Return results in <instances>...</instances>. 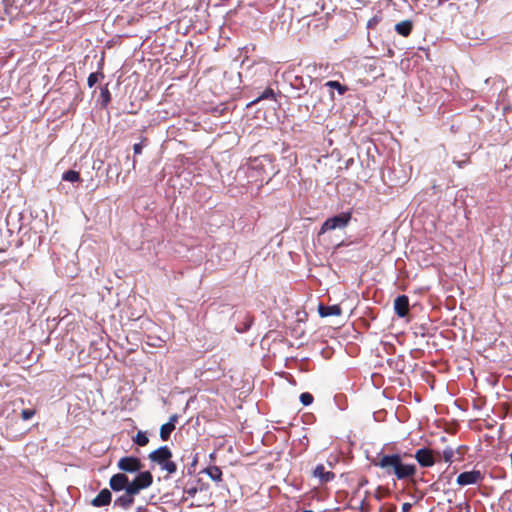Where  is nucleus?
Returning a JSON list of instances; mask_svg holds the SVG:
<instances>
[{
  "mask_svg": "<svg viewBox=\"0 0 512 512\" xmlns=\"http://www.w3.org/2000/svg\"><path fill=\"white\" fill-rule=\"evenodd\" d=\"M264 99H275V93H274L273 89L266 88L264 90V92L254 102H258V101L264 100Z\"/></svg>",
  "mask_w": 512,
  "mask_h": 512,
  "instance_id": "412c9836",
  "label": "nucleus"
},
{
  "mask_svg": "<svg viewBox=\"0 0 512 512\" xmlns=\"http://www.w3.org/2000/svg\"><path fill=\"white\" fill-rule=\"evenodd\" d=\"M374 466L380 467L388 475H395L398 480L408 479L415 475L416 465L404 463L400 454H378L372 460Z\"/></svg>",
  "mask_w": 512,
  "mask_h": 512,
  "instance_id": "f257e3e1",
  "label": "nucleus"
},
{
  "mask_svg": "<svg viewBox=\"0 0 512 512\" xmlns=\"http://www.w3.org/2000/svg\"><path fill=\"white\" fill-rule=\"evenodd\" d=\"M206 473L213 481H221L222 471L219 467L211 466L207 468Z\"/></svg>",
  "mask_w": 512,
  "mask_h": 512,
  "instance_id": "a211bd4d",
  "label": "nucleus"
},
{
  "mask_svg": "<svg viewBox=\"0 0 512 512\" xmlns=\"http://www.w3.org/2000/svg\"><path fill=\"white\" fill-rule=\"evenodd\" d=\"M177 421L178 415L173 414L170 416L169 421L161 426L160 437L163 441H167L170 438L171 433L176 427Z\"/></svg>",
  "mask_w": 512,
  "mask_h": 512,
  "instance_id": "6e6552de",
  "label": "nucleus"
},
{
  "mask_svg": "<svg viewBox=\"0 0 512 512\" xmlns=\"http://www.w3.org/2000/svg\"><path fill=\"white\" fill-rule=\"evenodd\" d=\"M427 333V330L424 328L423 325H419L418 327L414 328V334L417 336L420 334L421 336H425Z\"/></svg>",
  "mask_w": 512,
  "mask_h": 512,
  "instance_id": "393cba45",
  "label": "nucleus"
},
{
  "mask_svg": "<svg viewBox=\"0 0 512 512\" xmlns=\"http://www.w3.org/2000/svg\"><path fill=\"white\" fill-rule=\"evenodd\" d=\"M413 26L411 20H404L395 25V31L403 37H408L413 30Z\"/></svg>",
  "mask_w": 512,
  "mask_h": 512,
  "instance_id": "4468645a",
  "label": "nucleus"
},
{
  "mask_svg": "<svg viewBox=\"0 0 512 512\" xmlns=\"http://www.w3.org/2000/svg\"><path fill=\"white\" fill-rule=\"evenodd\" d=\"M483 478V474L479 470H472L459 474L456 482L460 486H467L480 483Z\"/></svg>",
  "mask_w": 512,
  "mask_h": 512,
  "instance_id": "423d86ee",
  "label": "nucleus"
},
{
  "mask_svg": "<svg viewBox=\"0 0 512 512\" xmlns=\"http://www.w3.org/2000/svg\"><path fill=\"white\" fill-rule=\"evenodd\" d=\"M325 86L331 89H336L340 95H344L348 91V87L338 81L330 80L325 83Z\"/></svg>",
  "mask_w": 512,
  "mask_h": 512,
  "instance_id": "dca6fc26",
  "label": "nucleus"
},
{
  "mask_svg": "<svg viewBox=\"0 0 512 512\" xmlns=\"http://www.w3.org/2000/svg\"><path fill=\"white\" fill-rule=\"evenodd\" d=\"M197 491H198L197 487L193 486V487H190V488H186L184 490V493L187 494L189 497H193V496H195Z\"/></svg>",
  "mask_w": 512,
  "mask_h": 512,
  "instance_id": "a878e982",
  "label": "nucleus"
},
{
  "mask_svg": "<svg viewBox=\"0 0 512 512\" xmlns=\"http://www.w3.org/2000/svg\"><path fill=\"white\" fill-rule=\"evenodd\" d=\"M437 455H440L439 451L421 448L416 451L414 457L422 467H431L435 464V456Z\"/></svg>",
  "mask_w": 512,
  "mask_h": 512,
  "instance_id": "39448f33",
  "label": "nucleus"
},
{
  "mask_svg": "<svg viewBox=\"0 0 512 512\" xmlns=\"http://www.w3.org/2000/svg\"><path fill=\"white\" fill-rule=\"evenodd\" d=\"M134 495L133 494H129L128 492L125 491V494L124 495H121L120 497H118L115 502H114V505L115 506H120L124 509H127L129 508L133 502H134Z\"/></svg>",
  "mask_w": 512,
  "mask_h": 512,
  "instance_id": "2eb2a0df",
  "label": "nucleus"
},
{
  "mask_svg": "<svg viewBox=\"0 0 512 512\" xmlns=\"http://www.w3.org/2000/svg\"><path fill=\"white\" fill-rule=\"evenodd\" d=\"M111 492L105 488L102 489L99 494L92 500L91 504L95 507H101L108 505L111 502Z\"/></svg>",
  "mask_w": 512,
  "mask_h": 512,
  "instance_id": "f8f14e48",
  "label": "nucleus"
},
{
  "mask_svg": "<svg viewBox=\"0 0 512 512\" xmlns=\"http://www.w3.org/2000/svg\"><path fill=\"white\" fill-rule=\"evenodd\" d=\"M148 458L151 462H154L161 466V468L167 471L169 474H173L177 471V465L171 460L172 452L168 446H161L158 449L152 451Z\"/></svg>",
  "mask_w": 512,
  "mask_h": 512,
  "instance_id": "f03ea898",
  "label": "nucleus"
},
{
  "mask_svg": "<svg viewBox=\"0 0 512 512\" xmlns=\"http://www.w3.org/2000/svg\"><path fill=\"white\" fill-rule=\"evenodd\" d=\"M352 217L351 212H342L331 218H328L321 226L320 234H324L327 231L334 230L336 228H344L348 225Z\"/></svg>",
  "mask_w": 512,
  "mask_h": 512,
  "instance_id": "20e7f679",
  "label": "nucleus"
},
{
  "mask_svg": "<svg viewBox=\"0 0 512 512\" xmlns=\"http://www.w3.org/2000/svg\"><path fill=\"white\" fill-rule=\"evenodd\" d=\"M62 179L69 182L81 181L80 173L75 170H68L63 173Z\"/></svg>",
  "mask_w": 512,
  "mask_h": 512,
  "instance_id": "6ab92c4d",
  "label": "nucleus"
},
{
  "mask_svg": "<svg viewBox=\"0 0 512 512\" xmlns=\"http://www.w3.org/2000/svg\"><path fill=\"white\" fill-rule=\"evenodd\" d=\"M109 485L114 491L126 490L128 477L123 473H117L110 478Z\"/></svg>",
  "mask_w": 512,
  "mask_h": 512,
  "instance_id": "1a4fd4ad",
  "label": "nucleus"
},
{
  "mask_svg": "<svg viewBox=\"0 0 512 512\" xmlns=\"http://www.w3.org/2000/svg\"><path fill=\"white\" fill-rule=\"evenodd\" d=\"M118 468L124 472L134 473L142 468L141 461L136 457H122L117 464Z\"/></svg>",
  "mask_w": 512,
  "mask_h": 512,
  "instance_id": "0eeeda50",
  "label": "nucleus"
},
{
  "mask_svg": "<svg viewBox=\"0 0 512 512\" xmlns=\"http://www.w3.org/2000/svg\"><path fill=\"white\" fill-rule=\"evenodd\" d=\"M455 450V455L457 454L458 457L456 458L457 460H461L463 454H464V447L463 446H459L457 449H454Z\"/></svg>",
  "mask_w": 512,
  "mask_h": 512,
  "instance_id": "cd10ccee",
  "label": "nucleus"
},
{
  "mask_svg": "<svg viewBox=\"0 0 512 512\" xmlns=\"http://www.w3.org/2000/svg\"><path fill=\"white\" fill-rule=\"evenodd\" d=\"M363 325L367 328H369V322H363Z\"/></svg>",
  "mask_w": 512,
  "mask_h": 512,
  "instance_id": "2f4dec72",
  "label": "nucleus"
},
{
  "mask_svg": "<svg viewBox=\"0 0 512 512\" xmlns=\"http://www.w3.org/2000/svg\"><path fill=\"white\" fill-rule=\"evenodd\" d=\"M300 401L304 406H308L313 402V396L308 392H304L300 395Z\"/></svg>",
  "mask_w": 512,
  "mask_h": 512,
  "instance_id": "5701e85b",
  "label": "nucleus"
},
{
  "mask_svg": "<svg viewBox=\"0 0 512 512\" xmlns=\"http://www.w3.org/2000/svg\"><path fill=\"white\" fill-rule=\"evenodd\" d=\"M394 309L399 317H405L409 311L408 297L406 295L398 296L394 301Z\"/></svg>",
  "mask_w": 512,
  "mask_h": 512,
  "instance_id": "9d476101",
  "label": "nucleus"
},
{
  "mask_svg": "<svg viewBox=\"0 0 512 512\" xmlns=\"http://www.w3.org/2000/svg\"><path fill=\"white\" fill-rule=\"evenodd\" d=\"M134 443L139 446H146L149 443V438L145 432L138 431L136 436L133 438Z\"/></svg>",
  "mask_w": 512,
  "mask_h": 512,
  "instance_id": "aec40b11",
  "label": "nucleus"
},
{
  "mask_svg": "<svg viewBox=\"0 0 512 512\" xmlns=\"http://www.w3.org/2000/svg\"><path fill=\"white\" fill-rule=\"evenodd\" d=\"M313 475L320 479L322 483H327L334 478V473L326 471L323 465H317L313 471Z\"/></svg>",
  "mask_w": 512,
  "mask_h": 512,
  "instance_id": "ddd939ff",
  "label": "nucleus"
},
{
  "mask_svg": "<svg viewBox=\"0 0 512 512\" xmlns=\"http://www.w3.org/2000/svg\"><path fill=\"white\" fill-rule=\"evenodd\" d=\"M35 414V411L34 410H30V409H24L22 410L21 412V417L23 420H29L31 419Z\"/></svg>",
  "mask_w": 512,
  "mask_h": 512,
  "instance_id": "b1692460",
  "label": "nucleus"
},
{
  "mask_svg": "<svg viewBox=\"0 0 512 512\" xmlns=\"http://www.w3.org/2000/svg\"><path fill=\"white\" fill-rule=\"evenodd\" d=\"M437 456L442 457L446 463H452L454 460H457L455 458V450L452 447L445 448L443 452H440V455Z\"/></svg>",
  "mask_w": 512,
  "mask_h": 512,
  "instance_id": "f3484780",
  "label": "nucleus"
},
{
  "mask_svg": "<svg viewBox=\"0 0 512 512\" xmlns=\"http://www.w3.org/2000/svg\"><path fill=\"white\" fill-rule=\"evenodd\" d=\"M152 483L153 477L149 471L140 472L133 481H128L126 492L137 495L142 489L149 487Z\"/></svg>",
  "mask_w": 512,
  "mask_h": 512,
  "instance_id": "7ed1b4c3",
  "label": "nucleus"
},
{
  "mask_svg": "<svg viewBox=\"0 0 512 512\" xmlns=\"http://www.w3.org/2000/svg\"><path fill=\"white\" fill-rule=\"evenodd\" d=\"M412 505L408 502L406 503H403L402 505V512H409V510L411 509Z\"/></svg>",
  "mask_w": 512,
  "mask_h": 512,
  "instance_id": "c756f323",
  "label": "nucleus"
},
{
  "mask_svg": "<svg viewBox=\"0 0 512 512\" xmlns=\"http://www.w3.org/2000/svg\"><path fill=\"white\" fill-rule=\"evenodd\" d=\"M468 162V160H465V161H457L455 162L457 164V166L459 168H462L466 163Z\"/></svg>",
  "mask_w": 512,
  "mask_h": 512,
  "instance_id": "7c9ffc66",
  "label": "nucleus"
},
{
  "mask_svg": "<svg viewBox=\"0 0 512 512\" xmlns=\"http://www.w3.org/2000/svg\"><path fill=\"white\" fill-rule=\"evenodd\" d=\"M318 313L322 318L329 316H341V307L339 305L326 306L320 303L318 305Z\"/></svg>",
  "mask_w": 512,
  "mask_h": 512,
  "instance_id": "9b49d317",
  "label": "nucleus"
},
{
  "mask_svg": "<svg viewBox=\"0 0 512 512\" xmlns=\"http://www.w3.org/2000/svg\"><path fill=\"white\" fill-rule=\"evenodd\" d=\"M101 96L106 103L110 101V93L107 89H105L101 92Z\"/></svg>",
  "mask_w": 512,
  "mask_h": 512,
  "instance_id": "c85d7f7f",
  "label": "nucleus"
},
{
  "mask_svg": "<svg viewBox=\"0 0 512 512\" xmlns=\"http://www.w3.org/2000/svg\"><path fill=\"white\" fill-rule=\"evenodd\" d=\"M142 149H143V143H136L134 144L133 146V151H134V154L135 155H139L142 153Z\"/></svg>",
  "mask_w": 512,
  "mask_h": 512,
  "instance_id": "bb28decb",
  "label": "nucleus"
},
{
  "mask_svg": "<svg viewBox=\"0 0 512 512\" xmlns=\"http://www.w3.org/2000/svg\"><path fill=\"white\" fill-rule=\"evenodd\" d=\"M99 76H101L102 78L104 77V75L102 73H91L88 76L87 84L90 88L93 87L97 83Z\"/></svg>",
  "mask_w": 512,
  "mask_h": 512,
  "instance_id": "4be33fe9",
  "label": "nucleus"
}]
</instances>
